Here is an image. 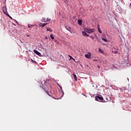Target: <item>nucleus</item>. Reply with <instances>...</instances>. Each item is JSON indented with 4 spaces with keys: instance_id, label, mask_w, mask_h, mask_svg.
<instances>
[{
    "instance_id": "1",
    "label": "nucleus",
    "mask_w": 131,
    "mask_h": 131,
    "mask_svg": "<svg viewBox=\"0 0 131 131\" xmlns=\"http://www.w3.org/2000/svg\"><path fill=\"white\" fill-rule=\"evenodd\" d=\"M7 5H5V7L3 8V11L4 13L6 15V16H8V17H11L10 15L8 14V11H7Z\"/></svg>"
},
{
    "instance_id": "2",
    "label": "nucleus",
    "mask_w": 131,
    "mask_h": 131,
    "mask_svg": "<svg viewBox=\"0 0 131 131\" xmlns=\"http://www.w3.org/2000/svg\"><path fill=\"white\" fill-rule=\"evenodd\" d=\"M85 31L87 32V33L91 34L93 33L94 31H95V29H91L89 28L85 29Z\"/></svg>"
},
{
    "instance_id": "3",
    "label": "nucleus",
    "mask_w": 131,
    "mask_h": 131,
    "mask_svg": "<svg viewBox=\"0 0 131 131\" xmlns=\"http://www.w3.org/2000/svg\"><path fill=\"white\" fill-rule=\"evenodd\" d=\"M95 100L98 102H100L103 100V97L102 96H96Z\"/></svg>"
},
{
    "instance_id": "4",
    "label": "nucleus",
    "mask_w": 131,
    "mask_h": 131,
    "mask_svg": "<svg viewBox=\"0 0 131 131\" xmlns=\"http://www.w3.org/2000/svg\"><path fill=\"white\" fill-rule=\"evenodd\" d=\"M42 89L44 90V91H45V92L47 95H48L50 97H51V96L49 94L48 88H46V86H42Z\"/></svg>"
},
{
    "instance_id": "5",
    "label": "nucleus",
    "mask_w": 131,
    "mask_h": 131,
    "mask_svg": "<svg viewBox=\"0 0 131 131\" xmlns=\"http://www.w3.org/2000/svg\"><path fill=\"white\" fill-rule=\"evenodd\" d=\"M85 57L86 59H91V53L89 52L88 53L85 54Z\"/></svg>"
},
{
    "instance_id": "6",
    "label": "nucleus",
    "mask_w": 131,
    "mask_h": 131,
    "mask_svg": "<svg viewBox=\"0 0 131 131\" xmlns=\"http://www.w3.org/2000/svg\"><path fill=\"white\" fill-rule=\"evenodd\" d=\"M48 24L47 23H44V24H42L41 23H39V26H40V27H45L46 26V25H47Z\"/></svg>"
},
{
    "instance_id": "7",
    "label": "nucleus",
    "mask_w": 131,
    "mask_h": 131,
    "mask_svg": "<svg viewBox=\"0 0 131 131\" xmlns=\"http://www.w3.org/2000/svg\"><path fill=\"white\" fill-rule=\"evenodd\" d=\"M50 20H51L50 18H47L43 19L42 21L44 22V23H47V22H48L49 21H50Z\"/></svg>"
},
{
    "instance_id": "8",
    "label": "nucleus",
    "mask_w": 131,
    "mask_h": 131,
    "mask_svg": "<svg viewBox=\"0 0 131 131\" xmlns=\"http://www.w3.org/2000/svg\"><path fill=\"white\" fill-rule=\"evenodd\" d=\"M82 35L83 36L89 37V35L85 31H82Z\"/></svg>"
},
{
    "instance_id": "9",
    "label": "nucleus",
    "mask_w": 131,
    "mask_h": 131,
    "mask_svg": "<svg viewBox=\"0 0 131 131\" xmlns=\"http://www.w3.org/2000/svg\"><path fill=\"white\" fill-rule=\"evenodd\" d=\"M34 52L38 56H40L41 55V53H40L37 50H34Z\"/></svg>"
},
{
    "instance_id": "10",
    "label": "nucleus",
    "mask_w": 131,
    "mask_h": 131,
    "mask_svg": "<svg viewBox=\"0 0 131 131\" xmlns=\"http://www.w3.org/2000/svg\"><path fill=\"white\" fill-rule=\"evenodd\" d=\"M35 26H37V25H30V24L28 25V27L29 28H30L31 27H33Z\"/></svg>"
},
{
    "instance_id": "11",
    "label": "nucleus",
    "mask_w": 131,
    "mask_h": 131,
    "mask_svg": "<svg viewBox=\"0 0 131 131\" xmlns=\"http://www.w3.org/2000/svg\"><path fill=\"white\" fill-rule=\"evenodd\" d=\"M73 76H74V79L76 81H77V77L76 75H75V74H73Z\"/></svg>"
},
{
    "instance_id": "12",
    "label": "nucleus",
    "mask_w": 131,
    "mask_h": 131,
    "mask_svg": "<svg viewBox=\"0 0 131 131\" xmlns=\"http://www.w3.org/2000/svg\"><path fill=\"white\" fill-rule=\"evenodd\" d=\"M42 83V86H41V87H42L43 88V87L45 86V83H46V81H43L42 82H41Z\"/></svg>"
},
{
    "instance_id": "13",
    "label": "nucleus",
    "mask_w": 131,
    "mask_h": 131,
    "mask_svg": "<svg viewBox=\"0 0 131 131\" xmlns=\"http://www.w3.org/2000/svg\"><path fill=\"white\" fill-rule=\"evenodd\" d=\"M82 20H81V19H79V20H78V24L79 25H82Z\"/></svg>"
},
{
    "instance_id": "14",
    "label": "nucleus",
    "mask_w": 131,
    "mask_h": 131,
    "mask_svg": "<svg viewBox=\"0 0 131 131\" xmlns=\"http://www.w3.org/2000/svg\"><path fill=\"white\" fill-rule=\"evenodd\" d=\"M100 53H101V54H104V51L103 50L101 49H99V50Z\"/></svg>"
},
{
    "instance_id": "15",
    "label": "nucleus",
    "mask_w": 131,
    "mask_h": 131,
    "mask_svg": "<svg viewBox=\"0 0 131 131\" xmlns=\"http://www.w3.org/2000/svg\"><path fill=\"white\" fill-rule=\"evenodd\" d=\"M47 31H50V32H52V29L50 28H47Z\"/></svg>"
},
{
    "instance_id": "16",
    "label": "nucleus",
    "mask_w": 131,
    "mask_h": 131,
    "mask_svg": "<svg viewBox=\"0 0 131 131\" xmlns=\"http://www.w3.org/2000/svg\"><path fill=\"white\" fill-rule=\"evenodd\" d=\"M102 40H103V41H104L105 42H107L108 41L106 39L104 38H102Z\"/></svg>"
},
{
    "instance_id": "17",
    "label": "nucleus",
    "mask_w": 131,
    "mask_h": 131,
    "mask_svg": "<svg viewBox=\"0 0 131 131\" xmlns=\"http://www.w3.org/2000/svg\"><path fill=\"white\" fill-rule=\"evenodd\" d=\"M50 38H51L52 39H54V35L50 34Z\"/></svg>"
},
{
    "instance_id": "18",
    "label": "nucleus",
    "mask_w": 131,
    "mask_h": 131,
    "mask_svg": "<svg viewBox=\"0 0 131 131\" xmlns=\"http://www.w3.org/2000/svg\"><path fill=\"white\" fill-rule=\"evenodd\" d=\"M98 32H99V33L100 34L102 33V31H101L100 28H98Z\"/></svg>"
},
{
    "instance_id": "19",
    "label": "nucleus",
    "mask_w": 131,
    "mask_h": 131,
    "mask_svg": "<svg viewBox=\"0 0 131 131\" xmlns=\"http://www.w3.org/2000/svg\"><path fill=\"white\" fill-rule=\"evenodd\" d=\"M69 57H70V59H73V57L72 56H69Z\"/></svg>"
},
{
    "instance_id": "20",
    "label": "nucleus",
    "mask_w": 131,
    "mask_h": 131,
    "mask_svg": "<svg viewBox=\"0 0 131 131\" xmlns=\"http://www.w3.org/2000/svg\"><path fill=\"white\" fill-rule=\"evenodd\" d=\"M97 28L98 29H100V26L99 24L97 25Z\"/></svg>"
},
{
    "instance_id": "21",
    "label": "nucleus",
    "mask_w": 131,
    "mask_h": 131,
    "mask_svg": "<svg viewBox=\"0 0 131 131\" xmlns=\"http://www.w3.org/2000/svg\"><path fill=\"white\" fill-rule=\"evenodd\" d=\"M117 53H118V52H117V51H115L114 52V54H117Z\"/></svg>"
},
{
    "instance_id": "22",
    "label": "nucleus",
    "mask_w": 131,
    "mask_h": 131,
    "mask_svg": "<svg viewBox=\"0 0 131 131\" xmlns=\"http://www.w3.org/2000/svg\"><path fill=\"white\" fill-rule=\"evenodd\" d=\"M72 60H74V61H75V59L74 58H73Z\"/></svg>"
},
{
    "instance_id": "23",
    "label": "nucleus",
    "mask_w": 131,
    "mask_h": 131,
    "mask_svg": "<svg viewBox=\"0 0 131 131\" xmlns=\"http://www.w3.org/2000/svg\"><path fill=\"white\" fill-rule=\"evenodd\" d=\"M45 38L46 39H48V37H46Z\"/></svg>"
},
{
    "instance_id": "24",
    "label": "nucleus",
    "mask_w": 131,
    "mask_h": 131,
    "mask_svg": "<svg viewBox=\"0 0 131 131\" xmlns=\"http://www.w3.org/2000/svg\"><path fill=\"white\" fill-rule=\"evenodd\" d=\"M16 23L17 24H18V21H16Z\"/></svg>"
},
{
    "instance_id": "25",
    "label": "nucleus",
    "mask_w": 131,
    "mask_h": 131,
    "mask_svg": "<svg viewBox=\"0 0 131 131\" xmlns=\"http://www.w3.org/2000/svg\"><path fill=\"white\" fill-rule=\"evenodd\" d=\"M27 36L28 37H30V35H27Z\"/></svg>"
},
{
    "instance_id": "26",
    "label": "nucleus",
    "mask_w": 131,
    "mask_h": 131,
    "mask_svg": "<svg viewBox=\"0 0 131 131\" xmlns=\"http://www.w3.org/2000/svg\"><path fill=\"white\" fill-rule=\"evenodd\" d=\"M68 31H70L69 30H68ZM70 31V32H71V33H72V32H71V31Z\"/></svg>"
},
{
    "instance_id": "27",
    "label": "nucleus",
    "mask_w": 131,
    "mask_h": 131,
    "mask_svg": "<svg viewBox=\"0 0 131 131\" xmlns=\"http://www.w3.org/2000/svg\"><path fill=\"white\" fill-rule=\"evenodd\" d=\"M10 18L12 19V17H10Z\"/></svg>"
}]
</instances>
